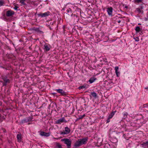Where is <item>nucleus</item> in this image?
<instances>
[{
  "instance_id": "obj_1",
  "label": "nucleus",
  "mask_w": 148,
  "mask_h": 148,
  "mask_svg": "<svg viewBox=\"0 0 148 148\" xmlns=\"http://www.w3.org/2000/svg\"><path fill=\"white\" fill-rule=\"evenodd\" d=\"M88 139L86 137L78 139L75 143L74 147L77 148L83 145L86 144L87 142Z\"/></svg>"
},
{
  "instance_id": "obj_2",
  "label": "nucleus",
  "mask_w": 148,
  "mask_h": 148,
  "mask_svg": "<svg viewBox=\"0 0 148 148\" xmlns=\"http://www.w3.org/2000/svg\"><path fill=\"white\" fill-rule=\"evenodd\" d=\"M9 77L8 75H3L2 76V79L4 81V82L3 83V85L6 86L7 85V83H10V80Z\"/></svg>"
},
{
  "instance_id": "obj_3",
  "label": "nucleus",
  "mask_w": 148,
  "mask_h": 148,
  "mask_svg": "<svg viewBox=\"0 0 148 148\" xmlns=\"http://www.w3.org/2000/svg\"><path fill=\"white\" fill-rule=\"evenodd\" d=\"M61 140L64 142V143L66 145L68 148H71V141L70 140L67 138H64L62 139Z\"/></svg>"
},
{
  "instance_id": "obj_4",
  "label": "nucleus",
  "mask_w": 148,
  "mask_h": 148,
  "mask_svg": "<svg viewBox=\"0 0 148 148\" xmlns=\"http://www.w3.org/2000/svg\"><path fill=\"white\" fill-rule=\"evenodd\" d=\"M66 123L67 121L64 117L61 118L57 120L55 122V124H61L62 123Z\"/></svg>"
},
{
  "instance_id": "obj_5",
  "label": "nucleus",
  "mask_w": 148,
  "mask_h": 148,
  "mask_svg": "<svg viewBox=\"0 0 148 148\" xmlns=\"http://www.w3.org/2000/svg\"><path fill=\"white\" fill-rule=\"evenodd\" d=\"M143 6H141L139 8H136L135 11L139 14H143L144 12L143 10Z\"/></svg>"
},
{
  "instance_id": "obj_6",
  "label": "nucleus",
  "mask_w": 148,
  "mask_h": 148,
  "mask_svg": "<svg viewBox=\"0 0 148 148\" xmlns=\"http://www.w3.org/2000/svg\"><path fill=\"white\" fill-rule=\"evenodd\" d=\"M55 90H56L58 93H60L61 95L63 96H65L67 95L66 92L62 89H57Z\"/></svg>"
},
{
  "instance_id": "obj_7",
  "label": "nucleus",
  "mask_w": 148,
  "mask_h": 148,
  "mask_svg": "<svg viewBox=\"0 0 148 148\" xmlns=\"http://www.w3.org/2000/svg\"><path fill=\"white\" fill-rule=\"evenodd\" d=\"M49 15H50V12L49 11H47L43 13H41L38 14V16H41V17H45Z\"/></svg>"
},
{
  "instance_id": "obj_8",
  "label": "nucleus",
  "mask_w": 148,
  "mask_h": 148,
  "mask_svg": "<svg viewBox=\"0 0 148 148\" xmlns=\"http://www.w3.org/2000/svg\"><path fill=\"white\" fill-rule=\"evenodd\" d=\"M14 12L11 10L7 11L6 12V15L8 17L12 16L14 15Z\"/></svg>"
},
{
  "instance_id": "obj_9",
  "label": "nucleus",
  "mask_w": 148,
  "mask_h": 148,
  "mask_svg": "<svg viewBox=\"0 0 148 148\" xmlns=\"http://www.w3.org/2000/svg\"><path fill=\"white\" fill-rule=\"evenodd\" d=\"M107 11L109 15L112 16L113 12V8L112 7L108 8L107 9Z\"/></svg>"
},
{
  "instance_id": "obj_10",
  "label": "nucleus",
  "mask_w": 148,
  "mask_h": 148,
  "mask_svg": "<svg viewBox=\"0 0 148 148\" xmlns=\"http://www.w3.org/2000/svg\"><path fill=\"white\" fill-rule=\"evenodd\" d=\"M40 134L41 136H44L48 137L50 135V133H46L44 132H41Z\"/></svg>"
},
{
  "instance_id": "obj_11",
  "label": "nucleus",
  "mask_w": 148,
  "mask_h": 148,
  "mask_svg": "<svg viewBox=\"0 0 148 148\" xmlns=\"http://www.w3.org/2000/svg\"><path fill=\"white\" fill-rule=\"evenodd\" d=\"M33 30L38 33L40 34H42L43 33V32L39 29V28H34L32 29Z\"/></svg>"
},
{
  "instance_id": "obj_12",
  "label": "nucleus",
  "mask_w": 148,
  "mask_h": 148,
  "mask_svg": "<svg viewBox=\"0 0 148 148\" xmlns=\"http://www.w3.org/2000/svg\"><path fill=\"white\" fill-rule=\"evenodd\" d=\"M44 49L45 51H48L50 50V48L49 46H48L47 44H45L44 45Z\"/></svg>"
},
{
  "instance_id": "obj_13",
  "label": "nucleus",
  "mask_w": 148,
  "mask_h": 148,
  "mask_svg": "<svg viewBox=\"0 0 148 148\" xmlns=\"http://www.w3.org/2000/svg\"><path fill=\"white\" fill-rule=\"evenodd\" d=\"M17 137L18 141L20 142L22 140V135L21 134H18L17 135Z\"/></svg>"
},
{
  "instance_id": "obj_14",
  "label": "nucleus",
  "mask_w": 148,
  "mask_h": 148,
  "mask_svg": "<svg viewBox=\"0 0 148 148\" xmlns=\"http://www.w3.org/2000/svg\"><path fill=\"white\" fill-rule=\"evenodd\" d=\"M70 130L68 127H66L65 128V132L66 134H69L70 132Z\"/></svg>"
},
{
  "instance_id": "obj_15",
  "label": "nucleus",
  "mask_w": 148,
  "mask_h": 148,
  "mask_svg": "<svg viewBox=\"0 0 148 148\" xmlns=\"http://www.w3.org/2000/svg\"><path fill=\"white\" fill-rule=\"evenodd\" d=\"M96 79V78H94V77L91 78L89 79V82L90 84H92L93 82Z\"/></svg>"
},
{
  "instance_id": "obj_16",
  "label": "nucleus",
  "mask_w": 148,
  "mask_h": 148,
  "mask_svg": "<svg viewBox=\"0 0 148 148\" xmlns=\"http://www.w3.org/2000/svg\"><path fill=\"white\" fill-rule=\"evenodd\" d=\"M28 122L26 118L22 120L20 122L21 124H23L24 123H27Z\"/></svg>"
},
{
  "instance_id": "obj_17",
  "label": "nucleus",
  "mask_w": 148,
  "mask_h": 148,
  "mask_svg": "<svg viewBox=\"0 0 148 148\" xmlns=\"http://www.w3.org/2000/svg\"><path fill=\"white\" fill-rule=\"evenodd\" d=\"M115 113L114 112H112L109 115L108 117L109 119L112 118L114 116Z\"/></svg>"
},
{
  "instance_id": "obj_18",
  "label": "nucleus",
  "mask_w": 148,
  "mask_h": 148,
  "mask_svg": "<svg viewBox=\"0 0 148 148\" xmlns=\"http://www.w3.org/2000/svg\"><path fill=\"white\" fill-rule=\"evenodd\" d=\"M28 122H30L32 121L33 117L32 116H29L26 118Z\"/></svg>"
},
{
  "instance_id": "obj_19",
  "label": "nucleus",
  "mask_w": 148,
  "mask_h": 148,
  "mask_svg": "<svg viewBox=\"0 0 148 148\" xmlns=\"http://www.w3.org/2000/svg\"><path fill=\"white\" fill-rule=\"evenodd\" d=\"M143 0H134V2L135 3H139L143 2Z\"/></svg>"
},
{
  "instance_id": "obj_20",
  "label": "nucleus",
  "mask_w": 148,
  "mask_h": 148,
  "mask_svg": "<svg viewBox=\"0 0 148 148\" xmlns=\"http://www.w3.org/2000/svg\"><path fill=\"white\" fill-rule=\"evenodd\" d=\"M135 30L136 31V32H139L140 31V27L139 26L136 27L135 29Z\"/></svg>"
},
{
  "instance_id": "obj_21",
  "label": "nucleus",
  "mask_w": 148,
  "mask_h": 148,
  "mask_svg": "<svg viewBox=\"0 0 148 148\" xmlns=\"http://www.w3.org/2000/svg\"><path fill=\"white\" fill-rule=\"evenodd\" d=\"M91 95L94 97L96 98L97 97V94L95 92H91Z\"/></svg>"
},
{
  "instance_id": "obj_22",
  "label": "nucleus",
  "mask_w": 148,
  "mask_h": 148,
  "mask_svg": "<svg viewBox=\"0 0 148 148\" xmlns=\"http://www.w3.org/2000/svg\"><path fill=\"white\" fill-rule=\"evenodd\" d=\"M26 0H20V2L23 5H26V3H25V1Z\"/></svg>"
},
{
  "instance_id": "obj_23",
  "label": "nucleus",
  "mask_w": 148,
  "mask_h": 148,
  "mask_svg": "<svg viewBox=\"0 0 148 148\" xmlns=\"http://www.w3.org/2000/svg\"><path fill=\"white\" fill-rule=\"evenodd\" d=\"M4 0H0V6H1L4 4Z\"/></svg>"
},
{
  "instance_id": "obj_24",
  "label": "nucleus",
  "mask_w": 148,
  "mask_h": 148,
  "mask_svg": "<svg viewBox=\"0 0 148 148\" xmlns=\"http://www.w3.org/2000/svg\"><path fill=\"white\" fill-rule=\"evenodd\" d=\"M56 148H62V147L59 143H57Z\"/></svg>"
},
{
  "instance_id": "obj_25",
  "label": "nucleus",
  "mask_w": 148,
  "mask_h": 148,
  "mask_svg": "<svg viewBox=\"0 0 148 148\" xmlns=\"http://www.w3.org/2000/svg\"><path fill=\"white\" fill-rule=\"evenodd\" d=\"M143 145L145 147H147L148 146V141L144 143Z\"/></svg>"
},
{
  "instance_id": "obj_26",
  "label": "nucleus",
  "mask_w": 148,
  "mask_h": 148,
  "mask_svg": "<svg viewBox=\"0 0 148 148\" xmlns=\"http://www.w3.org/2000/svg\"><path fill=\"white\" fill-rule=\"evenodd\" d=\"M118 69H119V67L118 66H116L115 67V73H116L118 72Z\"/></svg>"
},
{
  "instance_id": "obj_27",
  "label": "nucleus",
  "mask_w": 148,
  "mask_h": 148,
  "mask_svg": "<svg viewBox=\"0 0 148 148\" xmlns=\"http://www.w3.org/2000/svg\"><path fill=\"white\" fill-rule=\"evenodd\" d=\"M85 116V114L83 115L80 116L78 118L79 119H80L83 118V117H84Z\"/></svg>"
},
{
  "instance_id": "obj_28",
  "label": "nucleus",
  "mask_w": 148,
  "mask_h": 148,
  "mask_svg": "<svg viewBox=\"0 0 148 148\" xmlns=\"http://www.w3.org/2000/svg\"><path fill=\"white\" fill-rule=\"evenodd\" d=\"M85 88V87L83 86H81L79 87V89H83Z\"/></svg>"
},
{
  "instance_id": "obj_29",
  "label": "nucleus",
  "mask_w": 148,
  "mask_h": 148,
  "mask_svg": "<svg viewBox=\"0 0 148 148\" xmlns=\"http://www.w3.org/2000/svg\"><path fill=\"white\" fill-rule=\"evenodd\" d=\"M66 11L68 13H69L70 12H71V9H67L66 10Z\"/></svg>"
},
{
  "instance_id": "obj_30",
  "label": "nucleus",
  "mask_w": 148,
  "mask_h": 148,
  "mask_svg": "<svg viewBox=\"0 0 148 148\" xmlns=\"http://www.w3.org/2000/svg\"><path fill=\"white\" fill-rule=\"evenodd\" d=\"M18 8V6H17L16 5H14V9L15 10H17Z\"/></svg>"
},
{
  "instance_id": "obj_31",
  "label": "nucleus",
  "mask_w": 148,
  "mask_h": 148,
  "mask_svg": "<svg viewBox=\"0 0 148 148\" xmlns=\"http://www.w3.org/2000/svg\"><path fill=\"white\" fill-rule=\"evenodd\" d=\"M116 73L117 77H119V76L120 73L119 72H118Z\"/></svg>"
},
{
  "instance_id": "obj_32",
  "label": "nucleus",
  "mask_w": 148,
  "mask_h": 148,
  "mask_svg": "<svg viewBox=\"0 0 148 148\" xmlns=\"http://www.w3.org/2000/svg\"><path fill=\"white\" fill-rule=\"evenodd\" d=\"M60 134L61 135H64L66 134L65 132H60Z\"/></svg>"
},
{
  "instance_id": "obj_33",
  "label": "nucleus",
  "mask_w": 148,
  "mask_h": 148,
  "mask_svg": "<svg viewBox=\"0 0 148 148\" xmlns=\"http://www.w3.org/2000/svg\"><path fill=\"white\" fill-rule=\"evenodd\" d=\"M110 119H109L108 118L107 120V123H108L110 122Z\"/></svg>"
},
{
  "instance_id": "obj_34",
  "label": "nucleus",
  "mask_w": 148,
  "mask_h": 148,
  "mask_svg": "<svg viewBox=\"0 0 148 148\" xmlns=\"http://www.w3.org/2000/svg\"><path fill=\"white\" fill-rule=\"evenodd\" d=\"M117 22L119 23H120L121 22V21L120 20H119Z\"/></svg>"
},
{
  "instance_id": "obj_35",
  "label": "nucleus",
  "mask_w": 148,
  "mask_h": 148,
  "mask_svg": "<svg viewBox=\"0 0 148 148\" xmlns=\"http://www.w3.org/2000/svg\"><path fill=\"white\" fill-rule=\"evenodd\" d=\"M73 15L74 16H76V17L77 16L75 14H74Z\"/></svg>"
},
{
  "instance_id": "obj_36",
  "label": "nucleus",
  "mask_w": 148,
  "mask_h": 148,
  "mask_svg": "<svg viewBox=\"0 0 148 148\" xmlns=\"http://www.w3.org/2000/svg\"><path fill=\"white\" fill-rule=\"evenodd\" d=\"M125 8H127V6H125Z\"/></svg>"
},
{
  "instance_id": "obj_37",
  "label": "nucleus",
  "mask_w": 148,
  "mask_h": 148,
  "mask_svg": "<svg viewBox=\"0 0 148 148\" xmlns=\"http://www.w3.org/2000/svg\"><path fill=\"white\" fill-rule=\"evenodd\" d=\"M52 95H54L55 94V93H52Z\"/></svg>"
},
{
  "instance_id": "obj_38",
  "label": "nucleus",
  "mask_w": 148,
  "mask_h": 148,
  "mask_svg": "<svg viewBox=\"0 0 148 148\" xmlns=\"http://www.w3.org/2000/svg\"><path fill=\"white\" fill-rule=\"evenodd\" d=\"M124 116H125V115L126 116V114L125 113H124Z\"/></svg>"
},
{
  "instance_id": "obj_39",
  "label": "nucleus",
  "mask_w": 148,
  "mask_h": 148,
  "mask_svg": "<svg viewBox=\"0 0 148 148\" xmlns=\"http://www.w3.org/2000/svg\"><path fill=\"white\" fill-rule=\"evenodd\" d=\"M49 28L50 29H51V27H49Z\"/></svg>"
},
{
  "instance_id": "obj_40",
  "label": "nucleus",
  "mask_w": 148,
  "mask_h": 148,
  "mask_svg": "<svg viewBox=\"0 0 148 148\" xmlns=\"http://www.w3.org/2000/svg\"><path fill=\"white\" fill-rule=\"evenodd\" d=\"M30 124V123H28V125L29 124Z\"/></svg>"
},
{
  "instance_id": "obj_41",
  "label": "nucleus",
  "mask_w": 148,
  "mask_h": 148,
  "mask_svg": "<svg viewBox=\"0 0 148 148\" xmlns=\"http://www.w3.org/2000/svg\"><path fill=\"white\" fill-rule=\"evenodd\" d=\"M141 24L140 23H139L138 25H140Z\"/></svg>"
},
{
  "instance_id": "obj_42",
  "label": "nucleus",
  "mask_w": 148,
  "mask_h": 148,
  "mask_svg": "<svg viewBox=\"0 0 148 148\" xmlns=\"http://www.w3.org/2000/svg\"><path fill=\"white\" fill-rule=\"evenodd\" d=\"M145 106V105H144V107H146V106Z\"/></svg>"
}]
</instances>
